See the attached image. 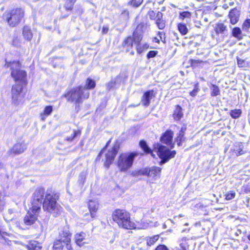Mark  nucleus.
<instances>
[{"instance_id":"obj_1","label":"nucleus","mask_w":250,"mask_h":250,"mask_svg":"<svg viewBox=\"0 0 250 250\" xmlns=\"http://www.w3.org/2000/svg\"><path fill=\"white\" fill-rule=\"evenodd\" d=\"M44 193V189L43 188H38L34 191L31 200L29 210L23 219L25 225L31 226L35 222L41 211L42 205L44 211L52 214L54 217H57L62 212V208L57 203L59 195L55 192L47 191L42 202Z\"/></svg>"},{"instance_id":"obj_2","label":"nucleus","mask_w":250,"mask_h":250,"mask_svg":"<svg viewBox=\"0 0 250 250\" xmlns=\"http://www.w3.org/2000/svg\"><path fill=\"white\" fill-rule=\"evenodd\" d=\"M89 96V92L82 86L70 89L64 95L67 101L74 103L78 106L83 103V100L88 99Z\"/></svg>"},{"instance_id":"obj_3","label":"nucleus","mask_w":250,"mask_h":250,"mask_svg":"<svg viewBox=\"0 0 250 250\" xmlns=\"http://www.w3.org/2000/svg\"><path fill=\"white\" fill-rule=\"evenodd\" d=\"M112 218L120 228L125 229H132L135 228V223L130 220V214L125 210H115L113 212Z\"/></svg>"},{"instance_id":"obj_4","label":"nucleus","mask_w":250,"mask_h":250,"mask_svg":"<svg viewBox=\"0 0 250 250\" xmlns=\"http://www.w3.org/2000/svg\"><path fill=\"white\" fill-rule=\"evenodd\" d=\"M5 66L7 68L9 67H11V76L14 79L17 83L26 85V73L25 71L20 69L19 62H8L6 61Z\"/></svg>"},{"instance_id":"obj_5","label":"nucleus","mask_w":250,"mask_h":250,"mask_svg":"<svg viewBox=\"0 0 250 250\" xmlns=\"http://www.w3.org/2000/svg\"><path fill=\"white\" fill-rule=\"evenodd\" d=\"M137 152H125L121 154L118 158L117 165L121 172H125L132 166Z\"/></svg>"},{"instance_id":"obj_6","label":"nucleus","mask_w":250,"mask_h":250,"mask_svg":"<svg viewBox=\"0 0 250 250\" xmlns=\"http://www.w3.org/2000/svg\"><path fill=\"white\" fill-rule=\"evenodd\" d=\"M24 16V11L21 8L11 10L6 14V19L8 24L11 27L17 26Z\"/></svg>"},{"instance_id":"obj_7","label":"nucleus","mask_w":250,"mask_h":250,"mask_svg":"<svg viewBox=\"0 0 250 250\" xmlns=\"http://www.w3.org/2000/svg\"><path fill=\"white\" fill-rule=\"evenodd\" d=\"M154 149L160 158L161 159V164H163L174 158L176 153L175 150L170 151L167 147L160 144L155 145Z\"/></svg>"},{"instance_id":"obj_8","label":"nucleus","mask_w":250,"mask_h":250,"mask_svg":"<svg viewBox=\"0 0 250 250\" xmlns=\"http://www.w3.org/2000/svg\"><path fill=\"white\" fill-rule=\"evenodd\" d=\"M59 238L65 245V248L67 250H72L71 245V234L67 226L63 227L60 231Z\"/></svg>"},{"instance_id":"obj_9","label":"nucleus","mask_w":250,"mask_h":250,"mask_svg":"<svg viewBox=\"0 0 250 250\" xmlns=\"http://www.w3.org/2000/svg\"><path fill=\"white\" fill-rule=\"evenodd\" d=\"M24 84L16 83L13 85L12 90V102L15 104H19L22 101L23 98V94L22 93V89Z\"/></svg>"},{"instance_id":"obj_10","label":"nucleus","mask_w":250,"mask_h":250,"mask_svg":"<svg viewBox=\"0 0 250 250\" xmlns=\"http://www.w3.org/2000/svg\"><path fill=\"white\" fill-rule=\"evenodd\" d=\"M119 147V145L118 143H116L112 146L111 149H109L107 152L105 154V160L104 163V165L107 168H108L113 163L115 157L118 152Z\"/></svg>"},{"instance_id":"obj_11","label":"nucleus","mask_w":250,"mask_h":250,"mask_svg":"<svg viewBox=\"0 0 250 250\" xmlns=\"http://www.w3.org/2000/svg\"><path fill=\"white\" fill-rule=\"evenodd\" d=\"M27 148V144L23 141H20L9 150V154L14 155L22 153Z\"/></svg>"},{"instance_id":"obj_12","label":"nucleus","mask_w":250,"mask_h":250,"mask_svg":"<svg viewBox=\"0 0 250 250\" xmlns=\"http://www.w3.org/2000/svg\"><path fill=\"white\" fill-rule=\"evenodd\" d=\"M145 170L147 171L146 175L152 178L153 180L160 177L161 168L159 167L153 166L149 168H145Z\"/></svg>"},{"instance_id":"obj_13","label":"nucleus","mask_w":250,"mask_h":250,"mask_svg":"<svg viewBox=\"0 0 250 250\" xmlns=\"http://www.w3.org/2000/svg\"><path fill=\"white\" fill-rule=\"evenodd\" d=\"M86 234L83 232L76 233L74 236V240L76 244L79 247H82L85 244H88L86 242Z\"/></svg>"},{"instance_id":"obj_14","label":"nucleus","mask_w":250,"mask_h":250,"mask_svg":"<svg viewBox=\"0 0 250 250\" xmlns=\"http://www.w3.org/2000/svg\"><path fill=\"white\" fill-rule=\"evenodd\" d=\"M240 17V10L235 7L231 9L229 13V17L230 23L232 24H236L239 21Z\"/></svg>"},{"instance_id":"obj_15","label":"nucleus","mask_w":250,"mask_h":250,"mask_svg":"<svg viewBox=\"0 0 250 250\" xmlns=\"http://www.w3.org/2000/svg\"><path fill=\"white\" fill-rule=\"evenodd\" d=\"M173 132L171 130H167L163 134L161 137V141L167 145L171 144L173 139Z\"/></svg>"},{"instance_id":"obj_16","label":"nucleus","mask_w":250,"mask_h":250,"mask_svg":"<svg viewBox=\"0 0 250 250\" xmlns=\"http://www.w3.org/2000/svg\"><path fill=\"white\" fill-rule=\"evenodd\" d=\"M88 208L90 213L91 219L89 221L95 217V213L99 208V203L95 200H90L88 203Z\"/></svg>"},{"instance_id":"obj_17","label":"nucleus","mask_w":250,"mask_h":250,"mask_svg":"<svg viewBox=\"0 0 250 250\" xmlns=\"http://www.w3.org/2000/svg\"><path fill=\"white\" fill-rule=\"evenodd\" d=\"M154 96L153 90H148L145 92L141 99L143 105L145 106H148L150 104V100Z\"/></svg>"},{"instance_id":"obj_18","label":"nucleus","mask_w":250,"mask_h":250,"mask_svg":"<svg viewBox=\"0 0 250 250\" xmlns=\"http://www.w3.org/2000/svg\"><path fill=\"white\" fill-rule=\"evenodd\" d=\"M133 39L129 36L127 37L122 42V46L125 48L126 52L130 51V54L131 55L134 54V51H130V49L133 47Z\"/></svg>"},{"instance_id":"obj_19","label":"nucleus","mask_w":250,"mask_h":250,"mask_svg":"<svg viewBox=\"0 0 250 250\" xmlns=\"http://www.w3.org/2000/svg\"><path fill=\"white\" fill-rule=\"evenodd\" d=\"M28 250H41L42 246L41 244L34 240L30 241L28 245H26Z\"/></svg>"},{"instance_id":"obj_20","label":"nucleus","mask_w":250,"mask_h":250,"mask_svg":"<svg viewBox=\"0 0 250 250\" xmlns=\"http://www.w3.org/2000/svg\"><path fill=\"white\" fill-rule=\"evenodd\" d=\"M233 153L237 156L241 155L245 153V151L244 150V146L242 143L239 142L235 144L233 149Z\"/></svg>"},{"instance_id":"obj_21","label":"nucleus","mask_w":250,"mask_h":250,"mask_svg":"<svg viewBox=\"0 0 250 250\" xmlns=\"http://www.w3.org/2000/svg\"><path fill=\"white\" fill-rule=\"evenodd\" d=\"M215 31L217 35L219 34L225 35L227 32V27L222 23H218L216 25Z\"/></svg>"},{"instance_id":"obj_22","label":"nucleus","mask_w":250,"mask_h":250,"mask_svg":"<svg viewBox=\"0 0 250 250\" xmlns=\"http://www.w3.org/2000/svg\"><path fill=\"white\" fill-rule=\"evenodd\" d=\"M22 34L24 38L27 41H31L33 34L31 29L27 26H24L23 28Z\"/></svg>"},{"instance_id":"obj_23","label":"nucleus","mask_w":250,"mask_h":250,"mask_svg":"<svg viewBox=\"0 0 250 250\" xmlns=\"http://www.w3.org/2000/svg\"><path fill=\"white\" fill-rule=\"evenodd\" d=\"M183 114L182 112V108L179 105H176L175 109L173 114V116L175 120L179 121L183 117Z\"/></svg>"},{"instance_id":"obj_24","label":"nucleus","mask_w":250,"mask_h":250,"mask_svg":"<svg viewBox=\"0 0 250 250\" xmlns=\"http://www.w3.org/2000/svg\"><path fill=\"white\" fill-rule=\"evenodd\" d=\"M53 111V107L51 105L46 106L45 107L43 112L40 114L41 120L42 121L45 120L46 116L51 114Z\"/></svg>"},{"instance_id":"obj_25","label":"nucleus","mask_w":250,"mask_h":250,"mask_svg":"<svg viewBox=\"0 0 250 250\" xmlns=\"http://www.w3.org/2000/svg\"><path fill=\"white\" fill-rule=\"evenodd\" d=\"M210 95L212 97H216L220 94V90L218 86L215 84H210L209 86Z\"/></svg>"},{"instance_id":"obj_26","label":"nucleus","mask_w":250,"mask_h":250,"mask_svg":"<svg viewBox=\"0 0 250 250\" xmlns=\"http://www.w3.org/2000/svg\"><path fill=\"white\" fill-rule=\"evenodd\" d=\"M133 39V42L136 44H139L140 42L142 39V36L140 32H138V29H137L133 34V37H132Z\"/></svg>"},{"instance_id":"obj_27","label":"nucleus","mask_w":250,"mask_h":250,"mask_svg":"<svg viewBox=\"0 0 250 250\" xmlns=\"http://www.w3.org/2000/svg\"><path fill=\"white\" fill-rule=\"evenodd\" d=\"M191 17V13L188 11H184L180 12L179 14V18L182 20H186L187 22L190 21Z\"/></svg>"},{"instance_id":"obj_28","label":"nucleus","mask_w":250,"mask_h":250,"mask_svg":"<svg viewBox=\"0 0 250 250\" xmlns=\"http://www.w3.org/2000/svg\"><path fill=\"white\" fill-rule=\"evenodd\" d=\"M232 35L234 37L237 38L239 40H240L243 38L242 31L240 28L238 27L233 28Z\"/></svg>"},{"instance_id":"obj_29","label":"nucleus","mask_w":250,"mask_h":250,"mask_svg":"<svg viewBox=\"0 0 250 250\" xmlns=\"http://www.w3.org/2000/svg\"><path fill=\"white\" fill-rule=\"evenodd\" d=\"M81 134V132L79 130H73V133L68 137H66L65 140L68 142L72 141L76 137L80 136Z\"/></svg>"},{"instance_id":"obj_30","label":"nucleus","mask_w":250,"mask_h":250,"mask_svg":"<svg viewBox=\"0 0 250 250\" xmlns=\"http://www.w3.org/2000/svg\"><path fill=\"white\" fill-rule=\"evenodd\" d=\"M96 85L95 82L90 79L88 78L86 80L85 85L83 86V87H85V88L88 91V89H93L95 87Z\"/></svg>"},{"instance_id":"obj_31","label":"nucleus","mask_w":250,"mask_h":250,"mask_svg":"<svg viewBox=\"0 0 250 250\" xmlns=\"http://www.w3.org/2000/svg\"><path fill=\"white\" fill-rule=\"evenodd\" d=\"M139 145L145 152L147 153H150L151 152V149L148 146L146 141L144 140L140 141Z\"/></svg>"},{"instance_id":"obj_32","label":"nucleus","mask_w":250,"mask_h":250,"mask_svg":"<svg viewBox=\"0 0 250 250\" xmlns=\"http://www.w3.org/2000/svg\"><path fill=\"white\" fill-rule=\"evenodd\" d=\"M178 28L179 32L182 35L187 34L188 32V29L186 25L183 23H180L178 24Z\"/></svg>"},{"instance_id":"obj_33","label":"nucleus","mask_w":250,"mask_h":250,"mask_svg":"<svg viewBox=\"0 0 250 250\" xmlns=\"http://www.w3.org/2000/svg\"><path fill=\"white\" fill-rule=\"evenodd\" d=\"M185 141V138L184 135L182 134L181 133H178L177 136L175 139V142L177 143V145L180 146L182 145L183 142Z\"/></svg>"},{"instance_id":"obj_34","label":"nucleus","mask_w":250,"mask_h":250,"mask_svg":"<svg viewBox=\"0 0 250 250\" xmlns=\"http://www.w3.org/2000/svg\"><path fill=\"white\" fill-rule=\"evenodd\" d=\"M159 236L154 235L152 237L146 238V244L148 246H151L158 240Z\"/></svg>"},{"instance_id":"obj_35","label":"nucleus","mask_w":250,"mask_h":250,"mask_svg":"<svg viewBox=\"0 0 250 250\" xmlns=\"http://www.w3.org/2000/svg\"><path fill=\"white\" fill-rule=\"evenodd\" d=\"M64 246L65 245L59 239L54 242L53 248L54 250H62Z\"/></svg>"},{"instance_id":"obj_36","label":"nucleus","mask_w":250,"mask_h":250,"mask_svg":"<svg viewBox=\"0 0 250 250\" xmlns=\"http://www.w3.org/2000/svg\"><path fill=\"white\" fill-rule=\"evenodd\" d=\"M241 113L240 109L232 110L230 111V115L232 118L237 119L240 116Z\"/></svg>"},{"instance_id":"obj_37","label":"nucleus","mask_w":250,"mask_h":250,"mask_svg":"<svg viewBox=\"0 0 250 250\" xmlns=\"http://www.w3.org/2000/svg\"><path fill=\"white\" fill-rule=\"evenodd\" d=\"M76 0H67L65 4L64 7L67 10H71L72 8L74 2Z\"/></svg>"},{"instance_id":"obj_38","label":"nucleus","mask_w":250,"mask_h":250,"mask_svg":"<svg viewBox=\"0 0 250 250\" xmlns=\"http://www.w3.org/2000/svg\"><path fill=\"white\" fill-rule=\"evenodd\" d=\"M13 214V210L12 209H8L7 212L4 215V218L7 221H11L13 219L12 214Z\"/></svg>"},{"instance_id":"obj_39","label":"nucleus","mask_w":250,"mask_h":250,"mask_svg":"<svg viewBox=\"0 0 250 250\" xmlns=\"http://www.w3.org/2000/svg\"><path fill=\"white\" fill-rule=\"evenodd\" d=\"M147 171L145 168L140 169L138 171H134L131 173V175L133 176H138L139 175H146Z\"/></svg>"},{"instance_id":"obj_40","label":"nucleus","mask_w":250,"mask_h":250,"mask_svg":"<svg viewBox=\"0 0 250 250\" xmlns=\"http://www.w3.org/2000/svg\"><path fill=\"white\" fill-rule=\"evenodd\" d=\"M236 193L234 191H229L225 194V199L227 200H230L233 199L235 196Z\"/></svg>"},{"instance_id":"obj_41","label":"nucleus","mask_w":250,"mask_h":250,"mask_svg":"<svg viewBox=\"0 0 250 250\" xmlns=\"http://www.w3.org/2000/svg\"><path fill=\"white\" fill-rule=\"evenodd\" d=\"M199 90H200V89L199 87V84H198V83H197L194 85V87L193 90L189 93V94L191 96L194 97L197 95V94L198 92L199 91Z\"/></svg>"},{"instance_id":"obj_42","label":"nucleus","mask_w":250,"mask_h":250,"mask_svg":"<svg viewBox=\"0 0 250 250\" xmlns=\"http://www.w3.org/2000/svg\"><path fill=\"white\" fill-rule=\"evenodd\" d=\"M250 27V19L246 20L242 25V29L247 30Z\"/></svg>"},{"instance_id":"obj_43","label":"nucleus","mask_w":250,"mask_h":250,"mask_svg":"<svg viewBox=\"0 0 250 250\" xmlns=\"http://www.w3.org/2000/svg\"><path fill=\"white\" fill-rule=\"evenodd\" d=\"M156 24L160 29H163L165 27V22L164 20L156 21Z\"/></svg>"},{"instance_id":"obj_44","label":"nucleus","mask_w":250,"mask_h":250,"mask_svg":"<svg viewBox=\"0 0 250 250\" xmlns=\"http://www.w3.org/2000/svg\"><path fill=\"white\" fill-rule=\"evenodd\" d=\"M111 141V140H109L106 143L105 146L101 150V151H100V152L99 153L98 155L97 156V158H96V160H100V158H101V156L102 155V154L104 153V150L106 149V148H107V146L109 145L110 142Z\"/></svg>"},{"instance_id":"obj_45","label":"nucleus","mask_w":250,"mask_h":250,"mask_svg":"<svg viewBox=\"0 0 250 250\" xmlns=\"http://www.w3.org/2000/svg\"><path fill=\"white\" fill-rule=\"evenodd\" d=\"M86 178V174L84 172H82L79 175V181L80 183L83 184Z\"/></svg>"},{"instance_id":"obj_46","label":"nucleus","mask_w":250,"mask_h":250,"mask_svg":"<svg viewBox=\"0 0 250 250\" xmlns=\"http://www.w3.org/2000/svg\"><path fill=\"white\" fill-rule=\"evenodd\" d=\"M143 0H132L130 1L131 4L135 7H138L142 3Z\"/></svg>"},{"instance_id":"obj_47","label":"nucleus","mask_w":250,"mask_h":250,"mask_svg":"<svg viewBox=\"0 0 250 250\" xmlns=\"http://www.w3.org/2000/svg\"><path fill=\"white\" fill-rule=\"evenodd\" d=\"M116 85V82L113 80L110 81L106 85L107 89L108 90H110L111 88L114 87V86Z\"/></svg>"},{"instance_id":"obj_48","label":"nucleus","mask_w":250,"mask_h":250,"mask_svg":"<svg viewBox=\"0 0 250 250\" xmlns=\"http://www.w3.org/2000/svg\"><path fill=\"white\" fill-rule=\"evenodd\" d=\"M157 51H149L147 54V58L150 59L154 57L157 54Z\"/></svg>"},{"instance_id":"obj_49","label":"nucleus","mask_w":250,"mask_h":250,"mask_svg":"<svg viewBox=\"0 0 250 250\" xmlns=\"http://www.w3.org/2000/svg\"><path fill=\"white\" fill-rule=\"evenodd\" d=\"M158 35L159 36L161 41L163 42H165V34L163 32H158Z\"/></svg>"},{"instance_id":"obj_50","label":"nucleus","mask_w":250,"mask_h":250,"mask_svg":"<svg viewBox=\"0 0 250 250\" xmlns=\"http://www.w3.org/2000/svg\"><path fill=\"white\" fill-rule=\"evenodd\" d=\"M163 14L161 12H158L155 16L156 21H160L162 20Z\"/></svg>"},{"instance_id":"obj_51","label":"nucleus","mask_w":250,"mask_h":250,"mask_svg":"<svg viewBox=\"0 0 250 250\" xmlns=\"http://www.w3.org/2000/svg\"><path fill=\"white\" fill-rule=\"evenodd\" d=\"M148 15L151 20H155L156 14L153 10H149L148 12Z\"/></svg>"},{"instance_id":"obj_52","label":"nucleus","mask_w":250,"mask_h":250,"mask_svg":"<svg viewBox=\"0 0 250 250\" xmlns=\"http://www.w3.org/2000/svg\"><path fill=\"white\" fill-rule=\"evenodd\" d=\"M237 63L240 67H243L245 65V61L241 59H237Z\"/></svg>"},{"instance_id":"obj_53","label":"nucleus","mask_w":250,"mask_h":250,"mask_svg":"<svg viewBox=\"0 0 250 250\" xmlns=\"http://www.w3.org/2000/svg\"><path fill=\"white\" fill-rule=\"evenodd\" d=\"M155 250H168V249L165 245H161L157 246Z\"/></svg>"},{"instance_id":"obj_54","label":"nucleus","mask_w":250,"mask_h":250,"mask_svg":"<svg viewBox=\"0 0 250 250\" xmlns=\"http://www.w3.org/2000/svg\"><path fill=\"white\" fill-rule=\"evenodd\" d=\"M136 50L137 51V53L139 54H141L143 51V49L142 47L140 46V44H136Z\"/></svg>"},{"instance_id":"obj_55","label":"nucleus","mask_w":250,"mask_h":250,"mask_svg":"<svg viewBox=\"0 0 250 250\" xmlns=\"http://www.w3.org/2000/svg\"><path fill=\"white\" fill-rule=\"evenodd\" d=\"M121 15L122 16H125L127 18H128V16H129V12L127 10H124L122 14H121Z\"/></svg>"},{"instance_id":"obj_56","label":"nucleus","mask_w":250,"mask_h":250,"mask_svg":"<svg viewBox=\"0 0 250 250\" xmlns=\"http://www.w3.org/2000/svg\"><path fill=\"white\" fill-rule=\"evenodd\" d=\"M108 31V28L107 27H103V29H102V32L104 34H106L107 33Z\"/></svg>"},{"instance_id":"obj_57","label":"nucleus","mask_w":250,"mask_h":250,"mask_svg":"<svg viewBox=\"0 0 250 250\" xmlns=\"http://www.w3.org/2000/svg\"><path fill=\"white\" fill-rule=\"evenodd\" d=\"M186 130V127L185 126L182 127L181 128V130H180L179 133H181L182 134L185 135V131Z\"/></svg>"},{"instance_id":"obj_58","label":"nucleus","mask_w":250,"mask_h":250,"mask_svg":"<svg viewBox=\"0 0 250 250\" xmlns=\"http://www.w3.org/2000/svg\"><path fill=\"white\" fill-rule=\"evenodd\" d=\"M180 245L181 247V249H180L179 250H187L184 244L182 243H181Z\"/></svg>"},{"instance_id":"obj_59","label":"nucleus","mask_w":250,"mask_h":250,"mask_svg":"<svg viewBox=\"0 0 250 250\" xmlns=\"http://www.w3.org/2000/svg\"><path fill=\"white\" fill-rule=\"evenodd\" d=\"M200 62H202V61H197V60H192V63H200Z\"/></svg>"},{"instance_id":"obj_60","label":"nucleus","mask_w":250,"mask_h":250,"mask_svg":"<svg viewBox=\"0 0 250 250\" xmlns=\"http://www.w3.org/2000/svg\"><path fill=\"white\" fill-rule=\"evenodd\" d=\"M201 25V23H200V22H198V23H197V24L195 25V26L198 27V28H200V25Z\"/></svg>"},{"instance_id":"obj_61","label":"nucleus","mask_w":250,"mask_h":250,"mask_svg":"<svg viewBox=\"0 0 250 250\" xmlns=\"http://www.w3.org/2000/svg\"><path fill=\"white\" fill-rule=\"evenodd\" d=\"M188 240V239L187 237H183V238L181 239V241H187V240Z\"/></svg>"},{"instance_id":"obj_62","label":"nucleus","mask_w":250,"mask_h":250,"mask_svg":"<svg viewBox=\"0 0 250 250\" xmlns=\"http://www.w3.org/2000/svg\"><path fill=\"white\" fill-rule=\"evenodd\" d=\"M173 35H174V36L175 37H176L177 39H178V37H177L178 34H177V33H173Z\"/></svg>"},{"instance_id":"obj_63","label":"nucleus","mask_w":250,"mask_h":250,"mask_svg":"<svg viewBox=\"0 0 250 250\" xmlns=\"http://www.w3.org/2000/svg\"><path fill=\"white\" fill-rule=\"evenodd\" d=\"M233 3H234L233 2H230L229 5H233Z\"/></svg>"},{"instance_id":"obj_64","label":"nucleus","mask_w":250,"mask_h":250,"mask_svg":"<svg viewBox=\"0 0 250 250\" xmlns=\"http://www.w3.org/2000/svg\"><path fill=\"white\" fill-rule=\"evenodd\" d=\"M248 238L250 241V234L248 236Z\"/></svg>"}]
</instances>
